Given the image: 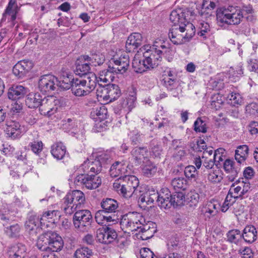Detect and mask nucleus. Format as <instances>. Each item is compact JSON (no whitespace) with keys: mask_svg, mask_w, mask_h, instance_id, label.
Instances as JSON below:
<instances>
[{"mask_svg":"<svg viewBox=\"0 0 258 258\" xmlns=\"http://www.w3.org/2000/svg\"><path fill=\"white\" fill-rule=\"evenodd\" d=\"M240 164L238 162L237 164H235L233 160L229 159H226L224 161L223 168L225 172L229 174L227 177L229 181H234L237 176L240 170Z\"/></svg>","mask_w":258,"mask_h":258,"instance_id":"obj_14","label":"nucleus"},{"mask_svg":"<svg viewBox=\"0 0 258 258\" xmlns=\"http://www.w3.org/2000/svg\"><path fill=\"white\" fill-rule=\"evenodd\" d=\"M96 93L99 101H108V85L102 86L98 84Z\"/></svg>","mask_w":258,"mask_h":258,"instance_id":"obj_49","label":"nucleus"},{"mask_svg":"<svg viewBox=\"0 0 258 258\" xmlns=\"http://www.w3.org/2000/svg\"><path fill=\"white\" fill-rule=\"evenodd\" d=\"M136 99L137 97L135 93L130 95V96L128 97L125 100H124L123 103V107L124 108H126L128 111H131L132 109L136 106Z\"/></svg>","mask_w":258,"mask_h":258,"instance_id":"obj_59","label":"nucleus"},{"mask_svg":"<svg viewBox=\"0 0 258 258\" xmlns=\"http://www.w3.org/2000/svg\"><path fill=\"white\" fill-rule=\"evenodd\" d=\"M218 0H203L200 14L202 16L210 15L216 8Z\"/></svg>","mask_w":258,"mask_h":258,"instance_id":"obj_32","label":"nucleus"},{"mask_svg":"<svg viewBox=\"0 0 258 258\" xmlns=\"http://www.w3.org/2000/svg\"><path fill=\"white\" fill-rule=\"evenodd\" d=\"M246 113L252 116H257L258 115V103H251L245 107Z\"/></svg>","mask_w":258,"mask_h":258,"instance_id":"obj_60","label":"nucleus"},{"mask_svg":"<svg viewBox=\"0 0 258 258\" xmlns=\"http://www.w3.org/2000/svg\"><path fill=\"white\" fill-rule=\"evenodd\" d=\"M59 100L54 96L44 97L39 108L41 114L50 116L54 114L59 106Z\"/></svg>","mask_w":258,"mask_h":258,"instance_id":"obj_8","label":"nucleus"},{"mask_svg":"<svg viewBox=\"0 0 258 258\" xmlns=\"http://www.w3.org/2000/svg\"><path fill=\"white\" fill-rule=\"evenodd\" d=\"M90 70V64L88 61L76 63V69L74 70L75 74L81 77L85 76L89 73Z\"/></svg>","mask_w":258,"mask_h":258,"instance_id":"obj_38","label":"nucleus"},{"mask_svg":"<svg viewBox=\"0 0 258 258\" xmlns=\"http://www.w3.org/2000/svg\"><path fill=\"white\" fill-rule=\"evenodd\" d=\"M162 152L163 150L161 145L159 144L156 141H153L151 144V155L155 158H160Z\"/></svg>","mask_w":258,"mask_h":258,"instance_id":"obj_54","label":"nucleus"},{"mask_svg":"<svg viewBox=\"0 0 258 258\" xmlns=\"http://www.w3.org/2000/svg\"><path fill=\"white\" fill-rule=\"evenodd\" d=\"M186 154V151L183 147L177 146L174 149L173 157L175 160L179 161L183 160Z\"/></svg>","mask_w":258,"mask_h":258,"instance_id":"obj_62","label":"nucleus"},{"mask_svg":"<svg viewBox=\"0 0 258 258\" xmlns=\"http://www.w3.org/2000/svg\"><path fill=\"white\" fill-rule=\"evenodd\" d=\"M146 164L143 165L142 172L143 174L147 177L153 176L156 172L157 168L155 165L149 160L146 161Z\"/></svg>","mask_w":258,"mask_h":258,"instance_id":"obj_45","label":"nucleus"},{"mask_svg":"<svg viewBox=\"0 0 258 258\" xmlns=\"http://www.w3.org/2000/svg\"><path fill=\"white\" fill-rule=\"evenodd\" d=\"M185 197L183 192L177 191L171 195L170 199L171 206L176 207L184 204Z\"/></svg>","mask_w":258,"mask_h":258,"instance_id":"obj_41","label":"nucleus"},{"mask_svg":"<svg viewBox=\"0 0 258 258\" xmlns=\"http://www.w3.org/2000/svg\"><path fill=\"white\" fill-rule=\"evenodd\" d=\"M242 239L247 243H252L258 237V228L252 225L246 226L242 232Z\"/></svg>","mask_w":258,"mask_h":258,"instance_id":"obj_18","label":"nucleus"},{"mask_svg":"<svg viewBox=\"0 0 258 258\" xmlns=\"http://www.w3.org/2000/svg\"><path fill=\"white\" fill-rule=\"evenodd\" d=\"M43 100L39 93H30L26 99V104L30 108H35L40 106Z\"/></svg>","mask_w":258,"mask_h":258,"instance_id":"obj_30","label":"nucleus"},{"mask_svg":"<svg viewBox=\"0 0 258 258\" xmlns=\"http://www.w3.org/2000/svg\"><path fill=\"white\" fill-rule=\"evenodd\" d=\"M148 151L145 147H135L131 151V161L135 166L145 163L148 159Z\"/></svg>","mask_w":258,"mask_h":258,"instance_id":"obj_12","label":"nucleus"},{"mask_svg":"<svg viewBox=\"0 0 258 258\" xmlns=\"http://www.w3.org/2000/svg\"><path fill=\"white\" fill-rule=\"evenodd\" d=\"M100 205L103 211L109 214L117 212L119 204L118 202L113 199L105 198L102 200Z\"/></svg>","mask_w":258,"mask_h":258,"instance_id":"obj_25","label":"nucleus"},{"mask_svg":"<svg viewBox=\"0 0 258 258\" xmlns=\"http://www.w3.org/2000/svg\"><path fill=\"white\" fill-rule=\"evenodd\" d=\"M26 252L25 246L21 244L13 246L10 251V256L12 258H22Z\"/></svg>","mask_w":258,"mask_h":258,"instance_id":"obj_46","label":"nucleus"},{"mask_svg":"<svg viewBox=\"0 0 258 258\" xmlns=\"http://www.w3.org/2000/svg\"><path fill=\"white\" fill-rule=\"evenodd\" d=\"M199 31L198 34L200 37H202L204 38H207L209 37L211 34V28L209 24L203 21L200 23L199 25Z\"/></svg>","mask_w":258,"mask_h":258,"instance_id":"obj_50","label":"nucleus"},{"mask_svg":"<svg viewBox=\"0 0 258 258\" xmlns=\"http://www.w3.org/2000/svg\"><path fill=\"white\" fill-rule=\"evenodd\" d=\"M85 85L86 81H83L81 78L74 79L71 88L72 93L78 97L88 95L89 93V90Z\"/></svg>","mask_w":258,"mask_h":258,"instance_id":"obj_16","label":"nucleus"},{"mask_svg":"<svg viewBox=\"0 0 258 258\" xmlns=\"http://www.w3.org/2000/svg\"><path fill=\"white\" fill-rule=\"evenodd\" d=\"M57 210L48 211L44 213L40 219V225L41 227H48L49 225L54 223L55 218L58 216Z\"/></svg>","mask_w":258,"mask_h":258,"instance_id":"obj_27","label":"nucleus"},{"mask_svg":"<svg viewBox=\"0 0 258 258\" xmlns=\"http://www.w3.org/2000/svg\"><path fill=\"white\" fill-rule=\"evenodd\" d=\"M207 179L212 183H219L223 179V173L221 170L215 167V169L210 170L205 173Z\"/></svg>","mask_w":258,"mask_h":258,"instance_id":"obj_33","label":"nucleus"},{"mask_svg":"<svg viewBox=\"0 0 258 258\" xmlns=\"http://www.w3.org/2000/svg\"><path fill=\"white\" fill-rule=\"evenodd\" d=\"M66 153V148L61 142L56 143L51 146V153L57 160L63 158Z\"/></svg>","mask_w":258,"mask_h":258,"instance_id":"obj_31","label":"nucleus"},{"mask_svg":"<svg viewBox=\"0 0 258 258\" xmlns=\"http://www.w3.org/2000/svg\"><path fill=\"white\" fill-rule=\"evenodd\" d=\"M57 82V79L53 75L42 76L38 82L39 90L43 93H50L55 89Z\"/></svg>","mask_w":258,"mask_h":258,"instance_id":"obj_10","label":"nucleus"},{"mask_svg":"<svg viewBox=\"0 0 258 258\" xmlns=\"http://www.w3.org/2000/svg\"><path fill=\"white\" fill-rule=\"evenodd\" d=\"M25 228L30 234L36 235L40 230L44 228L40 225V219L35 216H31L26 221Z\"/></svg>","mask_w":258,"mask_h":258,"instance_id":"obj_19","label":"nucleus"},{"mask_svg":"<svg viewBox=\"0 0 258 258\" xmlns=\"http://www.w3.org/2000/svg\"><path fill=\"white\" fill-rule=\"evenodd\" d=\"M5 231L7 235L10 237H15L19 235L20 227L18 224H16L6 227Z\"/></svg>","mask_w":258,"mask_h":258,"instance_id":"obj_58","label":"nucleus"},{"mask_svg":"<svg viewBox=\"0 0 258 258\" xmlns=\"http://www.w3.org/2000/svg\"><path fill=\"white\" fill-rule=\"evenodd\" d=\"M121 95V91L118 85L115 84L108 85V101L112 102L117 99Z\"/></svg>","mask_w":258,"mask_h":258,"instance_id":"obj_39","label":"nucleus"},{"mask_svg":"<svg viewBox=\"0 0 258 258\" xmlns=\"http://www.w3.org/2000/svg\"><path fill=\"white\" fill-rule=\"evenodd\" d=\"M111 70L112 67L109 66H108V69L100 71L99 76L100 81L104 83H107L109 82L110 81H112L114 78L113 73H115V72Z\"/></svg>","mask_w":258,"mask_h":258,"instance_id":"obj_47","label":"nucleus"},{"mask_svg":"<svg viewBox=\"0 0 258 258\" xmlns=\"http://www.w3.org/2000/svg\"><path fill=\"white\" fill-rule=\"evenodd\" d=\"M127 166L124 162L116 161L110 167L109 172L111 176L113 177L122 178L127 173Z\"/></svg>","mask_w":258,"mask_h":258,"instance_id":"obj_23","label":"nucleus"},{"mask_svg":"<svg viewBox=\"0 0 258 258\" xmlns=\"http://www.w3.org/2000/svg\"><path fill=\"white\" fill-rule=\"evenodd\" d=\"M96 159L99 161L102 166L110 163L111 160V156L107 152L101 153L97 156Z\"/></svg>","mask_w":258,"mask_h":258,"instance_id":"obj_63","label":"nucleus"},{"mask_svg":"<svg viewBox=\"0 0 258 258\" xmlns=\"http://www.w3.org/2000/svg\"><path fill=\"white\" fill-rule=\"evenodd\" d=\"M102 169V165L99 161L96 159L94 160L88 159L84 162L80 167V170H82L86 173L98 174Z\"/></svg>","mask_w":258,"mask_h":258,"instance_id":"obj_15","label":"nucleus"},{"mask_svg":"<svg viewBox=\"0 0 258 258\" xmlns=\"http://www.w3.org/2000/svg\"><path fill=\"white\" fill-rule=\"evenodd\" d=\"M145 223V218L137 212H130L122 215L120 220V227L125 233L139 230Z\"/></svg>","mask_w":258,"mask_h":258,"instance_id":"obj_5","label":"nucleus"},{"mask_svg":"<svg viewBox=\"0 0 258 258\" xmlns=\"http://www.w3.org/2000/svg\"><path fill=\"white\" fill-rule=\"evenodd\" d=\"M64 197L79 208L84 204L85 202L84 194L79 190H74L69 192Z\"/></svg>","mask_w":258,"mask_h":258,"instance_id":"obj_22","label":"nucleus"},{"mask_svg":"<svg viewBox=\"0 0 258 258\" xmlns=\"http://www.w3.org/2000/svg\"><path fill=\"white\" fill-rule=\"evenodd\" d=\"M90 116L96 121L98 120L101 121L107 118V110L103 105L96 106L92 108Z\"/></svg>","mask_w":258,"mask_h":258,"instance_id":"obj_29","label":"nucleus"},{"mask_svg":"<svg viewBox=\"0 0 258 258\" xmlns=\"http://www.w3.org/2000/svg\"><path fill=\"white\" fill-rule=\"evenodd\" d=\"M37 246L39 249L51 252L60 251L63 246L62 238L57 233L48 231L40 235L37 241Z\"/></svg>","mask_w":258,"mask_h":258,"instance_id":"obj_2","label":"nucleus"},{"mask_svg":"<svg viewBox=\"0 0 258 258\" xmlns=\"http://www.w3.org/2000/svg\"><path fill=\"white\" fill-rule=\"evenodd\" d=\"M18 174V176L20 177L21 176H24L26 173H27L30 170H31L30 166L25 164V162L19 163L18 167L16 168Z\"/></svg>","mask_w":258,"mask_h":258,"instance_id":"obj_64","label":"nucleus"},{"mask_svg":"<svg viewBox=\"0 0 258 258\" xmlns=\"http://www.w3.org/2000/svg\"><path fill=\"white\" fill-rule=\"evenodd\" d=\"M194 130L196 132L206 133L207 128L206 120L201 117H198L194 122Z\"/></svg>","mask_w":258,"mask_h":258,"instance_id":"obj_55","label":"nucleus"},{"mask_svg":"<svg viewBox=\"0 0 258 258\" xmlns=\"http://www.w3.org/2000/svg\"><path fill=\"white\" fill-rule=\"evenodd\" d=\"M27 93V88L22 85H13L9 89L8 96L15 100L23 98Z\"/></svg>","mask_w":258,"mask_h":258,"instance_id":"obj_21","label":"nucleus"},{"mask_svg":"<svg viewBox=\"0 0 258 258\" xmlns=\"http://www.w3.org/2000/svg\"><path fill=\"white\" fill-rule=\"evenodd\" d=\"M83 81H86V86L89 90V93L93 90L97 86L98 80L96 76L93 73L85 75L81 78Z\"/></svg>","mask_w":258,"mask_h":258,"instance_id":"obj_35","label":"nucleus"},{"mask_svg":"<svg viewBox=\"0 0 258 258\" xmlns=\"http://www.w3.org/2000/svg\"><path fill=\"white\" fill-rule=\"evenodd\" d=\"M132 66L134 71L138 73H142L147 70L150 69L145 57L140 58L139 54H136L135 56Z\"/></svg>","mask_w":258,"mask_h":258,"instance_id":"obj_26","label":"nucleus"},{"mask_svg":"<svg viewBox=\"0 0 258 258\" xmlns=\"http://www.w3.org/2000/svg\"><path fill=\"white\" fill-rule=\"evenodd\" d=\"M217 21L219 25L224 24L228 25H238L243 18V14L240 9L232 6L218 12L216 15Z\"/></svg>","mask_w":258,"mask_h":258,"instance_id":"obj_4","label":"nucleus"},{"mask_svg":"<svg viewBox=\"0 0 258 258\" xmlns=\"http://www.w3.org/2000/svg\"><path fill=\"white\" fill-rule=\"evenodd\" d=\"M184 173L185 177L189 179L196 180L198 176V171L193 165L186 166L184 169Z\"/></svg>","mask_w":258,"mask_h":258,"instance_id":"obj_57","label":"nucleus"},{"mask_svg":"<svg viewBox=\"0 0 258 258\" xmlns=\"http://www.w3.org/2000/svg\"><path fill=\"white\" fill-rule=\"evenodd\" d=\"M163 85L169 91H173L177 89L178 83L175 78H165L163 79Z\"/></svg>","mask_w":258,"mask_h":258,"instance_id":"obj_53","label":"nucleus"},{"mask_svg":"<svg viewBox=\"0 0 258 258\" xmlns=\"http://www.w3.org/2000/svg\"><path fill=\"white\" fill-rule=\"evenodd\" d=\"M74 79H72V77L69 76H62L60 77V80L56 83V87H58L64 90H68L72 88L73 85V81Z\"/></svg>","mask_w":258,"mask_h":258,"instance_id":"obj_42","label":"nucleus"},{"mask_svg":"<svg viewBox=\"0 0 258 258\" xmlns=\"http://www.w3.org/2000/svg\"><path fill=\"white\" fill-rule=\"evenodd\" d=\"M143 41L142 35L139 33H133L128 37L125 45L126 50L128 52L134 51L141 45Z\"/></svg>","mask_w":258,"mask_h":258,"instance_id":"obj_17","label":"nucleus"},{"mask_svg":"<svg viewBox=\"0 0 258 258\" xmlns=\"http://www.w3.org/2000/svg\"><path fill=\"white\" fill-rule=\"evenodd\" d=\"M248 153V148L247 146H239L235 150V159L238 163H241L245 160Z\"/></svg>","mask_w":258,"mask_h":258,"instance_id":"obj_37","label":"nucleus"},{"mask_svg":"<svg viewBox=\"0 0 258 258\" xmlns=\"http://www.w3.org/2000/svg\"><path fill=\"white\" fill-rule=\"evenodd\" d=\"M92 255V250L87 247L78 248L74 253V258H90Z\"/></svg>","mask_w":258,"mask_h":258,"instance_id":"obj_51","label":"nucleus"},{"mask_svg":"<svg viewBox=\"0 0 258 258\" xmlns=\"http://www.w3.org/2000/svg\"><path fill=\"white\" fill-rule=\"evenodd\" d=\"M158 192L155 190H149L141 196L139 200L141 203H146L148 205L153 203L154 201L157 200Z\"/></svg>","mask_w":258,"mask_h":258,"instance_id":"obj_36","label":"nucleus"},{"mask_svg":"<svg viewBox=\"0 0 258 258\" xmlns=\"http://www.w3.org/2000/svg\"><path fill=\"white\" fill-rule=\"evenodd\" d=\"M171 184L175 190H182L186 189L187 187V180L184 177H177L173 178Z\"/></svg>","mask_w":258,"mask_h":258,"instance_id":"obj_43","label":"nucleus"},{"mask_svg":"<svg viewBox=\"0 0 258 258\" xmlns=\"http://www.w3.org/2000/svg\"><path fill=\"white\" fill-rule=\"evenodd\" d=\"M73 220L75 228L80 232H84L91 229L93 217L89 210H80L75 213Z\"/></svg>","mask_w":258,"mask_h":258,"instance_id":"obj_6","label":"nucleus"},{"mask_svg":"<svg viewBox=\"0 0 258 258\" xmlns=\"http://www.w3.org/2000/svg\"><path fill=\"white\" fill-rule=\"evenodd\" d=\"M15 3L10 1L4 14L5 17H8V19L12 22H14L16 18L17 11L15 8H14Z\"/></svg>","mask_w":258,"mask_h":258,"instance_id":"obj_52","label":"nucleus"},{"mask_svg":"<svg viewBox=\"0 0 258 258\" xmlns=\"http://www.w3.org/2000/svg\"><path fill=\"white\" fill-rule=\"evenodd\" d=\"M218 205L214 202H209L201 210V214L204 216L205 220L213 217L218 213Z\"/></svg>","mask_w":258,"mask_h":258,"instance_id":"obj_28","label":"nucleus"},{"mask_svg":"<svg viewBox=\"0 0 258 258\" xmlns=\"http://www.w3.org/2000/svg\"><path fill=\"white\" fill-rule=\"evenodd\" d=\"M76 184H80L89 189H96L101 184L102 181L100 177L94 174L89 175L84 173L76 176L74 181Z\"/></svg>","mask_w":258,"mask_h":258,"instance_id":"obj_7","label":"nucleus"},{"mask_svg":"<svg viewBox=\"0 0 258 258\" xmlns=\"http://www.w3.org/2000/svg\"><path fill=\"white\" fill-rule=\"evenodd\" d=\"M80 59L82 61H88L90 66H96L103 64L105 60V58L104 56L100 54H93L91 56L84 55L80 57Z\"/></svg>","mask_w":258,"mask_h":258,"instance_id":"obj_34","label":"nucleus"},{"mask_svg":"<svg viewBox=\"0 0 258 258\" xmlns=\"http://www.w3.org/2000/svg\"><path fill=\"white\" fill-rule=\"evenodd\" d=\"M5 132L7 135L12 139L20 138L23 133V127L17 121L7 120Z\"/></svg>","mask_w":258,"mask_h":258,"instance_id":"obj_11","label":"nucleus"},{"mask_svg":"<svg viewBox=\"0 0 258 258\" xmlns=\"http://www.w3.org/2000/svg\"><path fill=\"white\" fill-rule=\"evenodd\" d=\"M171 197L170 191L167 188H163L161 189L157 198V202L158 206L163 209H169L171 207L170 199Z\"/></svg>","mask_w":258,"mask_h":258,"instance_id":"obj_20","label":"nucleus"},{"mask_svg":"<svg viewBox=\"0 0 258 258\" xmlns=\"http://www.w3.org/2000/svg\"><path fill=\"white\" fill-rule=\"evenodd\" d=\"M139 230V233H142V235H141L140 237L143 240H146L152 237L155 232L153 228L151 229L149 224H145V223H143V226H141Z\"/></svg>","mask_w":258,"mask_h":258,"instance_id":"obj_48","label":"nucleus"},{"mask_svg":"<svg viewBox=\"0 0 258 258\" xmlns=\"http://www.w3.org/2000/svg\"><path fill=\"white\" fill-rule=\"evenodd\" d=\"M203 159V166L202 170H203L204 172H207L210 170L215 169L214 167L215 162L216 161L213 157L210 158H202Z\"/></svg>","mask_w":258,"mask_h":258,"instance_id":"obj_56","label":"nucleus"},{"mask_svg":"<svg viewBox=\"0 0 258 258\" xmlns=\"http://www.w3.org/2000/svg\"><path fill=\"white\" fill-rule=\"evenodd\" d=\"M169 19L175 26L190 23L185 19L184 13L180 9L173 10L170 13Z\"/></svg>","mask_w":258,"mask_h":258,"instance_id":"obj_24","label":"nucleus"},{"mask_svg":"<svg viewBox=\"0 0 258 258\" xmlns=\"http://www.w3.org/2000/svg\"><path fill=\"white\" fill-rule=\"evenodd\" d=\"M242 232L238 229H233L228 232L227 237L230 243L238 244L242 239Z\"/></svg>","mask_w":258,"mask_h":258,"instance_id":"obj_40","label":"nucleus"},{"mask_svg":"<svg viewBox=\"0 0 258 258\" xmlns=\"http://www.w3.org/2000/svg\"><path fill=\"white\" fill-rule=\"evenodd\" d=\"M61 208L63 209L64 213L68 215H71L75 211L76 212L77 209H80L70 201L68 200L67 198L65 197L63 199Z\"/></svg>","mask_w":258,"mask_h":258,"instance_id":"obj_44","label":"nucleus"},{"mask_svg":"<svg viewBox=\"0 0 258 258\" xmlns=\"http://www.w3.org/2000/svg\"><path fill=\"white\" fill-rule=\"evenodd\" d=\"M139 184L138 179L134 175H125L119 177L113 184V189L125 198H130L136 194L137 188Z\"/></svg>","mask_w":258,"mask_h":258,"instance_id":"obj_1","label":"nucleus"},{"mask_svg":"<svg viewBox=\"0 0 258 258\" xmlns=\"http://www.w3.org/2000/svg\"><path fill=\"white\" fill-rule=\"evenodd\" d=\"M96 240L100 243L103 244H109V241L105 231L104 227L99 229L96 232Z\"/></svg>","mask_w":258,"mask_h":258,"instance_id":"obj_61","label":"nucleus"},{"mask_svg":"<svg viewBox=\"0 0 258 258\" xmlns=\"http://www.w3.org/2000/svg\"><path fill=\"white\" fill-rule=\"evenodd\" d=\"M157 42L155 43L152 46L146 45L144 47L145 50L143 53V57H145L148 66L150 69H153L159 64V62L161 61L162 57L159 53L155 52L157 50L158 45Z\"/></svg>","mask_w":258,"mask_h":258,"instance_id":"obj_9","label":"nucleus"},{"mask_svg":"<svg viewBox=\"0 0 258 258\" xmlns=\"http://www.w3.org/2000/svg\"><path fill=\"white\" fill-rule=\"evenodd\" d=\"M195 33V27L191 23L179 25L178 27H172L169 31V38L172 42L176 45L188 42Z\"/></svg>","mask_w":258,"mask_h":258,"instance_id":"obj_3","label":"nucleus"},{"mask_svg":"<svg viewBox=\"0 0 258 258\" xmlns=\"http://www.w3.org/2000/svg\"><path fill=\"white\" fill-rule=\"evenodd\" d=\"M129 55L127 53L121 55L118 59L114 58L111 59L114 62L112 66V70L115 73L123 74L128 69L130 64Z\"/></svg>","mask_w":258,"mask_h":258,"instance_id":"obj_13","label":"nucleus"}]
</instances>
